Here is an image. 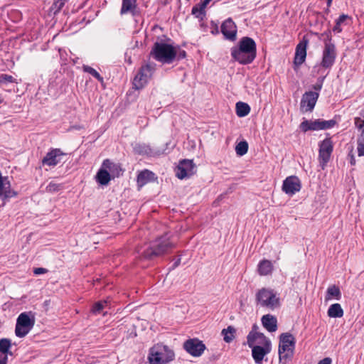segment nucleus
I'll list each match as a JSON object with an SVG mask.
<instances>
[{
	"mask_svg": "<svg viewBox=\"0 0 364 364\" xmlns=\"http://www.w3.org/2000/svg\"><path fill=\"white\" fill-rule=\"evenodd\" d=\"M318 119L315 121L304 120L300 124V129L302 132H306L308 131L319 130Z\"/></svg>",
	"mask_w": 364,
	"mask_h": 364,
	"instance_id": "nucleus-27",
	"label": "nucleus"
},
{
	"mask_svg": "<svg viewBox=\"0 0 364 364\" xmlns=\"http://www.w3.org/2000/svg\"><path fill=\"white\" fill-rule=\"evenodd\" d=\"M236 153L238 156L245 155L248 151V144L246 141L239 142L235 147Z\"/></svg>",
	"mask_w": 364,
	"mask_h": 364,
	"instance_id": "nucleus-36",
	"label": "nucleus"
},
{
	"mask_svg": "<svg viewBox=\"0 0 364 364\" xmlns=\"http://www.w3.org/2000/svg\"><path fill=\"white\" fill-rule=\"evenodd\" d=\"M6 187L2 194V196H4V198H11V197H14L16 196V192H15L14 191H11V190H6Z\"/></svg>",
	"mask_w": 364,
	"mask_h": 364,
	"instance_id": "nucleus-43",
	"label": "nucleus"
},
{
	"mask_svg": "<svg viewBox=\"0 0 364 364\" xmlns=\"http://www.w3.org/2000/svg\"><path fill=\"white\" fill-rule=\"evenodd\" d=\"M63 188L61 183H58L54 181H50L46 188V191L48 193H55Z\"/></svg>",
	"mask_w": 364,
	"mask_h": 364,
	"instance_id": "nucleus-35",
	"label": "nucleus"
},
{
	"mask_svg": "<svg viewBox=\"0 0 364 364\" xmlns=\"http://www.w3.org/2000/svg\"><path fill=\"white\" fill-rule=\"evenodd\" d=\"M11 341L8 338H1L0 339V353H4L6 354L11 355V353L9 352V348H11Z\"/></svg>",
	"mask_w": 364,
	"mask_h": 364,
	"instance_id": "nucleus-34",
	"label": "nucleus"
},
{
	"mask_svg": "<svg viewBox=\"0 0 364 364\" xmlns=\"http://www.w3.org/2000/svg\"><path fill=\"white\" fill-rule=\"evenodd\" d=\"M355 125L361 131L360 136H364V115H363V117H358L355 118Z\"/></svg>",
	"mask_w": 364,
	"mask_h": 364,
	"instance_id": "nucleus-41",
	"label": "nucleus"
},
{
	"mask_svg": "<svg viewBox=\"0 0 364 364\" xmlns=\"http://www.w3.org/2000/svg\"><path fill=\"white\" fill-rule=\"evenodd\" d=\"M154 70V65L146 64L142 66L134 79V87L137 90L142 88L151 77Z\"/></svg>",
	"mask_w": 364,
	"mask_h": 364,
	"instance_id": "nucleus-8",
	"label": "nucleus"
},
{
	"mask_svg": "<svg viewBox=\"0 0 364 364\" xmlns=\"http://www.w3.org/2000/svg\"><path fill=\"white\" fill-rule=\"evenodd\" d=\"M112 178V177L111 176V174H109V171L104 168L103 166L102 165L101 168L95 176L96 181L101 186H107Z\"/></svg>",
	"mask_w": 364,
	"mask_h": 364,
	"instance_id": "nucleus-23",
	"label": "nucleus"
},
{
	"mask_svg": "<svg viewBox=\"0 0 364 364\" xmlns=\"http://www.w3.org/2000/svg\"><path fill=\"white\" fill-rule=\"evenodd\" d=\"M104 168L109 171L112 178L119 177L124 172V169L119 163H114L110 159H105L102 164Z\"/></svg>",
	"mask_w": 364,
	"mask_h": 364,
	"instance_id": "nucleus-18",
	"label": "nucleus"
},
{
	"mask_svg": "<svg viewBox=\"0 0 364 364\" xmlns=\"http://www.w3.org/2000/svg\"><path fill=\"white\" fill-rule=\"evenodd\" d=\"M261 321L264 328L269 332H274L277 329V318L270 314L264 315Z\"/></svg>",
	"mask_w": 364,
	"mask_h": 364,
	"instance_id": "nucleus-22",
	"label": "nucleus"
},
{
	"mask_svg": "<svg viewBox=\"0 0 364 364\" xmlns=\"http://www.w3.org/2000/svg\"><path fill=\"white\" fill-rule=\"evenodd\" d=\"M77 63V59L76 60H74V63Z\"/></svg>",
	"mask_w": 364,
	"mask_h": 364,
	"instance_id": "nucleus-54",
	"label": "nucleus"
},
{
	"mask_svg": "<svg viewBox=\"0 0 364 364\" xmlns=\"http://www.w3.org/2000/svg\"><path fill=\"white\" fill-rule=\"evenodd\" d=\"M259 345L253 344L249 346L252 348V355L257 364H261L266 355L270 353L272 350V343L269 338L258 341Z\"/></svg>",
	"mask_w": 364,
	"mask_h": 364,
	"instance_id": "nucleus-7",
	"label": "nucleus"
},
{
	"mask_svg": "<svg viewBox=\"0 0 364 364\" xmlns=\"http://www.w3.org/2000/svg\"><path fill=\"white\" fill-rule=\"evenodd\" d=\"M250 107L248 104L239 102L236 104V114H249Z\"/></svg>",
	"mask_w": 364,
	"mask_h": 364,
	"instance_id": "nucleus-38",
	"label": "nucleus"
},
{
	"mask_svg": "<svg viewBox=\"0 0 364 364\" xmlns=\"http://www.w3.org/2000/svg\"><path fill=\"white\" fill-rule=\"evenodd\" d=\"M174 247L175 244L165 235L150 242L149 246L142 252L141 257L151 260L168 253Z\"/></svg>",
	"mask_w": 364,
	"mask_h": 364,
	"instance_id": "nucleus-2",
	"label": "nucleus"
},
{
	"mask_svg": "<svg viewBox=\"0 0 364 364\" xmlns=\"http://www.w3.org/2000/svg\"><path fill=\"white\" fill-rule=\"evenodd\" d=\"M183 349L193 357L200 356L206 349L205 345L198 338H189L183 344Z\"/></svg>",
	"mask_w": 364,
	"mask_h": 364,
	"instance_id": "nucleus-9",
	"label": "nucleus"
},
{
	"mask_svg": "<svg viewBox=\"0 0 364 364\" xmlns=\"http://www.w3.org/2000/svg\"><path fill=\"white\" fill-rule=\"evenodd\" d=\"M295 338L290 333H283L279 336V355L280 360L291 359L295 347Z\"/></svg>",
	"mask_w": 364,
	"mask_h": 364,
	"instance_id": "nucleus-5",
	"label": "nucleus"
},
{
	"mask_svg": "<svg viewBox=\"0 0 364 364\" xmlns=\"http://www.w3.org/2000/svg\"><path fill=\"white\" fill-rule=\"evenodd\" d=\"M336 56V53L335 46L330 42L325 43L321 66L325 68H331L334 63Z\"/></svg>",
	"mask_w": 364,
	"mask_h": 364,
	"instance_id": "nucleus-11",
	"label": "nucleus"
},
{
	"mask_svg": "<svg viewBox=\"0 0 364 364\" xmlns=\"http://www.w3.org/2000/svg\"><path fill=\"white\" fill-rule=\"evenodd\" d=\"M318 94L315 92H309L303 95L301 102V108L302 112H311L314 107L317 101Z\"/></svg>",
	"mask_w": 364,
	"mask_h": 364,
	"instance_id": "nucleus-14",
	"label": "nucleus"
},
{
	"mask_svg": "<svg viewBox=\"0 0 364 364\" xmlns=\"http://www.w3.org/2000/svg\"><path fill=\"white\" fill-rule=\"evenodd\" d=\"M239 117H244L245 115H242V114H240V115H238Z\"/></svg>",
	"mask_w": 364,
	"mask_h": 364,
	"instance_id": "nucleus-55",
	"label": "nucleus"
},
{
	"mask_svg": "<svg viewBox=\"0 0 364 364\" xmlns=\"http://www.w3.org/2000/svg\"><path fill=\"white\" fill-rule=\"evenodd\" d=\"M157 348H160L161 351L164 353L163 358L165 363H168L174 360L175 353L168 346L158 343Z\"/></svg>",
	"mask_w": 364,
	"mask_h": 364,
	"instance_id": "nucleus-26",
	"label": "nucleus"
},
{
	"mask_svg": "<svg viewBox=\"0 0 364 364\" xmlns=\"http://www.w3.org/2000/svg\"><path fill=\"white\" fill-rule=\"evenodd\" d=\"M221 333L223 336L225 342L230 343L235 338L236 329L233 326H229L227 328L223 329Z\"/></svg>",
	"mask_w": 364,
	"mask_h": 364,
	"instance_id": "nucleus-29",
	"label": "nucleus"
},
{
	"mask_svg": "<svg viewBox=\"0 0 364 364\" xmlns=\"http://www.w3.org/2000/svg\"><path fill=\"white\" fill-rule=\"evenodd\" d=\"M83 70L86 73H91V66L83 65Z\"/></svg>",
	"mask_w": 364,
	"mask_h": 364,
	"instance_id": "nucleus-49",
	"label": "nucleus"
},
{
	"mask_svg": "<svg viewBox=\"0 0 364 364\" xmlns=\"http://www.w3.org/2000/svg\"><path fill=\"white\" fill-rule=\"evenodd\" d=\"M221 32L224 36L230 41L236 38L237 27L231 18L225 21L221 26Z\"/></svg>",
	"mask_w": 364,
	"mask_h": 364,
	"instance_id": "nucleus-17",
	"label": "nucleus"
},
{
	"mask_svg": "<svg viewBox=\"0 0 364 364\" xmlns=\"http://www.w3.org/2000/svg\"><path fill=\"white\" fill-rule=\"evenodd\" d=\"M328 316L331 318H341L343 316V310L341 306L336 303L330 306L328 310Z\"/></svg>",
	"mask_w": 364,
	"mask_h": 364,
	"instance_id": "nucleus-28",
	"label": "nucleus"
},
{
	"mask_svg": "<svg viewBox=\"0 0 364 364\" xmlns=\"http://www.w3.org/2000/svg\"><path fill=\"white\" fill-rule=\"evenodd\" d=\"M181 55H182L183 57H185V56H186V53H185V51H183V53H181Z\"/></svg>",
	"mask_w": 364,
	"mask_h": 364,
	"instance_id": "nucleus-53",
	"label": "nucleus"
},
{
	"mask_svg": "<svg viewBox=\"0 0 364 364\" xmlns=\"http://www.w3.org/2000/svg\"><path fill=\"white\" fill-rule=\"evenodd\" d=\"M195 166L192 160L183 159L179 161L176 170V176L179 179H183L193 174V168Z\"/></svg>",
	"mask_w": 364,
	"mask_h": 364,
	"instance_id": "nucleus-13",
	"label": "nucleus"
},
{
	"mask_svg": "<svg viewBox=\"0 0 364 364\" xmlns=\"http://www.w3.org/2000/svg\"><path fill=\"white\" fill-rule=\"evenodd\" d=\"M112 299L107 297L105 299L100 300L92 304V314H102L105 316L107 314L110 315L109 310L112 306Z\"/></svg>",
	"mask_w": 364,
	"mask_h": 364,
	"instance_id": "nucleus-15",
	"label": "nucleus"
},
{
	"mask_svg": "<svg viewBox=\"0 0 364 364\" xmlns=\"http://www.w3.org/2000/svg\"><path fill=\"white\" fill-rule=\"evenodd\" d=\"M205 7H203V4L201 5V7L200 8H198V7H193V9H192V13L193 14H195L196 16H198V13L199 14H202L203 13V9H205Z\"/></svg>",
	"mask_w": 364,
	"mask_h": 364,
	"instance_id": "nucleus-47",
	"label": "nucleus"
},
{
	"mask_svg": "<svg viewBox=\"0 0 364 364\" xmlns=\"http://www.w3.org/2000/svg\"><path fill=\"white\" fill-rule=\"evenodd\" d=\"M154 176L153 172L148 169H144L139 173L136 178L137 186L139 188L144 186L149 181H151V177Z\"/></svg>",
	"mask_w": 364,
	"mask_h": 364,
	"instance_id": "nucleus-24",
	"label": "nucleus"
},
{
	"mask_svg": "<svg viewBox=\"0 0 364 364\" xmlns=\"http://www.w3.org/2000/svg\"><path fill=\"white\" fill-rule=\"evenodd\" d=\"M136 0H122L121 14H124L132 11L136 6Z\"/></svg>",
	"mask_w": 364,
	"mask_h": 364,
	"instance_id": "nucleus-30",
	"label": "nucleus"
},
{
	"mask_svg": "<svg viewBox=\"0 0 364 364\" xmlns=\"http://www.w3.org/2000/svg\"><path fill=\"white\" fill-rule=\"evenodd\" d=\"M150 54L161 63H171L176 56V50L170 44L156 42Z\"/></svg>",
	"mask_w": 364,
	"mask_h": 364,
	"instance_id": "nucleus-3",
	"label": "nucleus"
},
{
	"mask_svg": "<svg viewBox=\"0 0 364 364\" xmlns=\"http://www.w3.org/2000/svg\"><path fill=\"white\" fill-rule=\"evenodd\" d=\"M331 2H332V0H328L327 4H328V6H331Z\"/></svg>",
	"mask_w": 364,
	"mask_h": 364,
	"instance_id": "nucleus-52",
	"label": "nucleus"
},
{
	"mask_svg": "<svg viewBox=\"0 0 364 364\" xmlns=\"http://www.w3.org/2000/svg\"><path fill=\"white\" fill-rule=\"evenodd\" d=\"M333 151V143L331 137H327L319 144L318 159L323 167L329 161Z\"/></svg>",
	"mask_w": 364,
	"mask_h": 364,
	"instance_id": "nucleus-10",
	"label": "nucleus"
},
{
	"mask_svg": "<svg viewBox=\"0 0 364 364\" xmlns=\"http://www.w3.org/2000/svg\"><path fill=\"white\" fill-rule=\"evenodd\" d=\"M301 188L299 178L296 176H290L286 178L283 181L282 191L289 196L299 192Z\"/></svg>",
	"mask_w": 364,
	"mask_h": 364,
	"instance_id": "nucleus-12",
	"label": "nucleus"
},
{
	"mask_svg": "<svg viewBox=\"0 0 364 364\" xmlns=\"http://www.w3.org/2000/svg\"><path fill=\"white\" fill-rule=\"evenodd\" d=\"M273 270L272 263L267 259H263L258 264L257 272L261 276L270 274Z\"/></svg>",
	"mask_w": 364,
	"mask_h": 364,
	"instance_id": "nucleus-25",
	"label": "nucleus"
},
{
	"mask_svg": "<svg viewBox=\"0 0 364 364\" xmlns=\"http://www.w3.org/2000/svg\"><path fill=\"white\" fill-rule=\"evenodd\" d=\"M231 55L240 64H249L256 57V43L251 38L243 37L239 42V46L232 48Z\"/></svg>",
	"mask_w": 364,
	"mask_h": 364,
	"instance_id": "nucleus-1",
	"label": "nucleus"
},
{
	"mask_svg": "<svg viewBox=\"0 0 364 364\" xmlns=\"http://www.w3.org/2000/svg\"><path fill=\"white\" fill-rule=\"evenodd\" d=\"M16 82V79L7 74H1L0 75V85H7L8 83H14Z\"/></svg>",
	"mask_w": 364,
	"mask_h": 364,
	"instance_id": "nucleus-40",
	"label": "nucleus"
},
{
	"mask_svg": "<svg viewBox=\"0 0 364 364\" xmlns=\"http://www.w3.org/2000/svg\"><path fill=\"white\" fill-rule=\"evenodd\" d=\"M307 44L308 41L303 40L297 45L294 60L295 66H299L305 61Z\"/></svg>",
	"mask_w": 364,
	"mask_h": 364,
	"instance_id": "nucleus-19",
	"label": "nucleus"
},
{
	"mask_svg": "<svg viewBox=\"0 0 364 364\" xmlns=\"http://www.w3.org/2000/svg\"><path fill=\"white\" fill-rule=\"evenodd\" d=\"M64 154L59 149H55L47 153L42 160L43 165L55 166L60 162Z\"/></svg>",
	"mask_w": 364,
	"mask_h": 364,
	"instance_id": "nucleus-16",
	"label": "nucleus"
},
{
	"mask_svg": "<svg viewBox=\"0 0 364 364\" xmlns=\"http://www.w3.org/2000/svg\"><path fill=\"white\" fill-rule=\"evenodd\" d=\"M35 324L34 316L30 317L28 313H21L17 318L15 333L17 337L26 336Z\"/></svg>",
	"mask_w": 364,
	"mask_h": 364,
	"instance_id": "nucleus-6",
	"label": "nucleus"
},
{
	"mask_svg": "<svg viewBox=\"0 0 364 364\" xmlns=\"http://www.w3.org/2000/svg\"><path fill=\"white\" fill-rule=\"evenodd\" d=\"M355 159H354V156H351L350 164H351L352 165H354V164H355Z\"/></svg>",
	"mask_w": 364,
	"mask_h": 364,
	"instance_id": "nucleus-51",
	"label": "nucleus"
},
{
	"mask_svg": "<svg viewBox=\"0 0 364 364\" xmlns=\"http://www.w3.org/2000/svg\"><path fill=\"white\" fill-rule=\"evenodd\" d=\"M336 122L333 119L331 120H322L318 119L319 130L327 129L333 127L336 124Z\"/></svg>",
	"mask_w": 364,
	"mask_h": 364,
	"instance_id": "nucleus-39",
	"label": "nucleus"
},
{
	"mask_svg": "<svg viewBox=\"0 0 364 364\" xmlns=\"http://www.w3.org/2000/svg\"><path fill=\"white\" fill-rule=\"evenodd\" d=\"M331 296L335 297L336 299L340 300L341 298V292L340 289L336 285L330 286L327 289L326 299H329Z\"/></svg>",
	"mask_w": 364,
	"mask_h": 364,
	"instance_id": "nucleus-31",
	"label": "nucleus"
},
{
	"mask_svg": "<svg viewBox=\"0 0 364 364\" xmlns=\"http://www.w3.org/2000/svg\"><path fill=\"white\" fill-rule=\"evenodd\" d=\"M92 77H95L99 82H100L103 88L105 87L103 77H101L100 75L94 69H92Z\"/></svg>",
	"mask_w": 364,
	"mask_h": 364,
	"instance_id": "nucleus-44",
	"label": "nucleus"
},
{
	"mask_svg": "<svg viewBox=\"0 0 364 364\" xmlns=\"http://www.w3.org/2000/svg\"><path fill=\"white\" fill-rule=\"evenodd\" d=\"M318 364H331V359L330 358H325L320 360Z\"/></svg>",
	"mask_w": 364,
	"mask_h": 364,
	"instance_id": "nucleus-48",
	"label": "nucleus"
},
{
	"mask_svg": "<svg viewBox=\"0 0 364 364\" xmlns=\"http://www.w3.org/2000/svg\"><path fill=\"white\" fill-rule=\"evenodd\" d=\"M8 354L0 353V364H6L8 360Z\"/></svg>",
	"mask_w": 364,
	"mask_h": 364,
	"instance_id": "nucleus-46",
	"label": "nucleus"
},
{
	"mask_svg": "<svg viewBox=\"0 0 364 364\" xmlns=\"http://www.w3.org/2000/svg\"><path fill=\"white\" fill-rule=\"evenodd\" d=\"M258 329V326L256 323H255L252 327V330L248 333L247 336V343L249 346H252L258 341H262L268 338L264 336V333L259 332Z\"/></svg>",
	"mask_w": 364,
	"mask_h": 364,
	"instance_id": "nucleus-20",
	"label": "nucleus"
},
{
	"mask_svg": "<svg viewBox=\"0 0 364 364\" xmlns=\"http://www.w3.org/2000/svg\"><path fill=\"white\" fill-rule=\"evenodd\" d=\"M181 263V258H178L176 259V261L174 262L173 265V268H176V267H178Z\"/></svg>",
	"mask_w": 364,
	"mask_h": 364,
	"instance_id": "nucleus-50",
	"label": "nucleus"
},
{
	"mask_svg": "<svg viewBox=\"0 0 364 364\" xmlns=\"http://www.w3.org/2000/svg\"><path fill=\"white\" fill-rule=\"evenodd\" d=\"M349 16L346 14H342L336 20V25L333 28V31L336 33H341L342 31L341 25L345 24L346 20L349 19Z\"/></svg>",
	"mask_w": 364,
	"mask_h": 364,
	"instance_id": "nucleus-32",
	"label": "nucleus"
},
{
	"mask_svg": "<svg viewBox=\"0 0 364 364\" xmlns=\"http://www.w3.org/2000/svg\"><path fill=\"white\" fill-rule=\"evenodd\" d=\"M1 101H2V100H1V99L0 98V103L1 102Z\"/></svg>",
	"mask_w": 364,
	"mask_h": 364,
	"instance_id": "nucleus-56",
	"label": "nucleus"
},
{
	"mask_svg": "<svg viewBox=\"0 0 364 364\" xmlns=\"http://www.w3.org/2000/svg\"><path fill=\"white\" fill-rule=\"evenodd\" d=\"M358 146H357V149H358V154L359 156H364V136H360L358 139Z\"/></svg>",
	"mask_w": 364,
	"mask_h": 364,
	"instance_id": "nucleus-42",
	"label": "nucleus"
},
{
	"mask_svg": "<svg viewBox=\"0 0 364 364\" xmlns=\"http://www.w3.org/2000/svg\"><path fill=\"white\" fill-rule=\"evenodd\" d=\"M163 355L164 353L161 351L160 348H157V344L155 345L149 350L148 356L149 364H166Z\"/></svg>",
	"mask_w": 364,
	"mask_h": 364,
	"instance_id": "nucleus-21",
	"label": "nucleus"
},
{
	"mask_svg": "<svg viewBox=\"0 0 364 364\" xmlns=\"http://www.w3.org/2000/svg\"><path fill=\"white\" fill-rule=\"evenodd\" d=\"M48 272V269L43 267H38L33 269V273L36 275L45 274Z\"/></svg>",
	"mask_w": 364,
	"mask_h": 364,
	"instance_id": "nucleus-45",
	"label": "nucleus"
},
{
	"mask_svg": "<svg viewBox=\"0 0 364 364\" xmlns=\"http://www.w3.org/2000/svg\"><path fill=\"white\" fill-rule=\"evenodd\" d=\"M134 151L139 155H149L151 153V149L146 145L138 144L134 147Z\"/></svg>",
	"mask_w": 364,
	"mask_h": 364,
	"instance_id": "nucleus-33",
	"label": "nucleus"
},
{
	"mask_svg": "<svg viewBox=\"0 0 364 364\" xmlns=\"http://www.w3.org/2000/svg\"><path fill=\"white\" fill-rule=\"evenodd\" d=\"M68 1V0H54V2L50 7V10L54 14L59 13Z\"/></svg>",
	"mask_w": 364,
	"mask_h": 364,
	"instance_id": "nucleus-37",
	"label": "nucleus"
},
{
	"mask_svg": "<svg viewBox=\"0 0 364 364\" xmlns=\"http://www.w3.org/2000/svg\"><path fill=\"white\" fill-rule=\"evenodd\" d=\"M255 300L257 306L274 310L280 306L279 298L277 296L274 290L262 288L258 290L255 295Z\"/></svg>",
	"mask_w": 364,
	"mask_h": 364,
	"instance_id": "nucleus-4",
	"label": "nucleus"
}]
</instances>
